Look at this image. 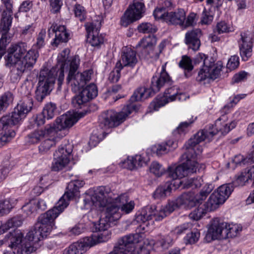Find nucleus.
I'll return each instance as SVG.
<instances>
[{
    "label": "nucleus",
    "mask_w": 254,
    "mask_h": 254,
    "mask_svg": "<svg viewBox=\"0 0 254 254\" xmlns=\"http://www.w3.org/2000/svg\"><path fill=\"white\" fill-rule=\"evenodd\" d=\"M83 181L75 180L72 181L68 183L64 194L59 200H63L64 203H67V206L69 204V201L74 197L79 195V189L82 187L84 185Z\"/></svg>",
    "instance_id": "obj_25"
},
{
    "label": "nucleus",
    "mask_w": 254,
    "mask_h": 254,
    "mask_svg": "<svg viewBox=\"0 0 254 254\" xmlns=\"http://www.w3.org/2000/svg\"><path fill=\"white\" fill-rule=\"evenodd\" d=\"M123 68L121 61H118L116 64L115 68L112 71L109 75L108 79L111 82L118 81L121 77L120 71Z\"/></svg>",
    "instance_id": "obj_41"
},
{
    "label": "nucleus",
    "mask_w": 254,
    "mask_h": 254,
    "mask_svg": "<svg viewBox=\"0 0 254 254\" xmlns=\"http://www.w3.org/2000/svg\"><path fill=\"white\" fill-rule=\"evenodd\" d=\"M85 27L87 33V40L92 46H98L103 43V37L99 35L100 23H87Z\"/></svg>",
    "instance_id": "obj_23"
},
{
    "label": "nucleus",
    "mask_w": 254,
    "mask_h": 254,
    "mask_svg": "<svg viewBox=\"0 0 254 254\" xmlns=\"http://www.w3.org/2000/svg\"><path fill=\"white\" fill-rule=\"evenodd\" d=\"M248 73L244 71H242L235 74L232 80V83H238L244 81L247 78Z\"/></svg>",
    "instance_id": "obj_63"
},
{
    "label": "nucleus",
    "mask_w": 254,
    "mask_h": 254,
    "mask_svg": "<svg viewBox=\"0 0 254 254\" xmlns=\"http://www.w3.org/2000/svg\"><path fill=\"white\" fill-rule=\"evenodd\" d=\"M4 242L12 250V253L11 254H30L35 251L33 245L38 242L29 240L27 238V234L23 238V234L19 230H14L5 236ZM4 254H10L7 252Z\"/></svg>",
    "instance_id": "obj_7"
},
{
    "label": "nucleus",
    "mask_w": 254,
    "mask_h": 254,
    "mask_svg": "<svg viewBox=\"0 0 254 254\" xmlns=\"http://www.w3.org/2000/svg\"><path fill=\"white\" fill-rule=\"evenodd\" d=\"M69 52L68 49H65L58 56V61L62 63V65L60 68H57V69L62 68L64 70V67L66 65L68 71L66 79V83L70 85L74 92H77L90 80L93 70L89 69L83 72H78L77 69L80 63L79 57L75 56L68 60Z\"/></svg>",
    "instance_id": "obj_3"
},
{
    "label": "nucleus",
    "mask_w": 254,
    "mask_h": 254,
    "mask_svg": "<svg viewBox=\"0 0 254 254\" xmlns=\"http://www.w3.org/2000/svg\"><path fill=\"white\" fill-rule=\"evenodd\" d=\"M90 247L84 238L80 241L70 245L65 252V254H82L85 253Z\"/></svg>",
    "instance_id": "obj_32"
},
{
    "label": "nucleus",
    "mask_w": 254,
    "mask_h": 254,
    "mask_svg": "<svg viewBox=\"0 0 254 254\" xmlns=\"http://www.w3.org/2000/svg\"><path fill=\"white\" fill-rule=\"evenodd\" d=\"M197 203L195 194L193 192L184 193L174 201H169L165 206L166 213L169 215L176 209L183 205L185 207L191 208Z\"/></svg>",
    "instance_id": "obj_16"
},
{
    "label": "nucleus",
    "mask_w": 254,
    "mask_h": 254,
    "mask_svg": "<svg viewBox=\"0 0 254 254\" xmlns=\"http://www.w3.org/2000/svg\"><path fill=\"white\" fill-rule=\"evenodd\" d=\"M138 107L136 103H132L125 107L121 112L115 113L108 111L103 113L100 117V123L105 127H113L119 126L125 121L128 116L133 111H136Z\"/></svg>",
    "instance_id": "obj_10"
},
{
    "label": "nucleus",
    "mask_w": 254,
    "mask_h": 254,
    "mask_svg": "<svg viewBox=\"0 0 254 254\" xmlns=\"http://www.w3.org/2000/svg\"><path fill=\"white\" fill-rule=\"evenodd\" d=\"M13 101V95L6 92L0 97V114L4 112Z\"/></svg>",
    "instance_id": "obj_37"
},
{
    "label": "nucleus",
    "mask_w": 254,
    "mask_h": 254,
    "mask_svg": "<svg viewBox=\"0 0 254 254\" xmlns=\"http://www.w3.org/2000/svg\"><path fill=\"white\" fill-rule=\"evenodd\" d=\"M71 152L72 148L70 144L62 145L54 154L52 170L59 171L63 169L69 163L68 156Z\"/></svg>",
    "instance_id": "obj_17"
},
{
    "label": "nucleus",
    "mask_w": 254,
    "mask_h": 254,
    "mask_svg": "<svg viewBox=\"0 0 254 254\" xmlns=\"http://www.w3.org/2000/svg\"><path fill=\"white\" fill-rule=\"evenodd\" d=\"M179 66L188 71H191L193 69L191 60L187 56H184L182 57V60L179 62Z\"/></svg>",
    "instance_id": "obj_54"
},
{
    "label": "nucleus",
    "mask_w": 254,
    "mask_h": 254,
    "mask_svg": "<svg viewBox=\"0 0 254 254\" xmlns=\"http://www.w3.org/2000/svg\"><path fill=\"white\" fill-rule=\"evenodd\" d=\"M8 115L14 125L18 124L26 117L15 108L11 114H9Z\"/></svg>",
    "instance_id": "obj_56"
},
{
    "label": "nucleus",
    "mask_w": 254,
    "mask_h": 254,
    "mask_svg": "<svg viewBox=\"0 0 254 254\" xmlns=\"http://www.w3.org/2000/svg\"><path fill=\"white\" fill-rule=\"evenodd\" d=\"M158 244L163 249H167L171 247L173 244V239L170 235L161 236Z\"/></svg>",
    "instance_id": "obj_51"
},
{
    "label": "nucleus",
    "mask_w": 254,
    "mask_h": 254,
    "mask_svg": "<svg viewBox=\"0 0 254 254\" xmlns=\"http://www.w3.org/2000/svg\"><path fill=\"white\" fill-rule=\"evenodd\" d=\"M66 207L67 203H64L63 200H59L53 208L38 217L34 229L27 233V238L29 240L39 242L42 238L46 237L55 225V219Z\"/></svg>",
    "instance_id": "obj_4"
},
{
    "label": "nucleus",
    "mask_w": 254,
    "mask_h": 254,
    "mask_svg": "<svg viewBox=\"0 0 254 254\" xmlns=\"http://www.w3.org/2000/svg\"><path fill=\"white\" fill-rule=\"evenodd\" d=\"M213 19L212 12L205 9L203 10L201 17V23L203 24H209Z\"/></svg>",
    "instance_id": "obj_58"
},
{
    "label": "nucleus",
    "mask_w": 254,
    "mask_h": 254,
    "mask_svg": "<svg viewBox=\"0 0 254 254\" xmlns=\"http://www.w3.org/2000/svg\"><path fill=\"white\" fill-rule=\"evenodd\" d=\"M193 225L190 223H185L178 227L175 229V232L177 234L180 235L186 233L192 229Z\"/></svg>",
    "instance_id": "obj_60"
},
{
    "label": "nucleus",
    "mask_w": 254,
    "mask_h": 254,
    "mask_svg": "<svg viewBox=\"0 0 254 254\" xmlns=\"http://www.w3.org/2000/svg\"><path fill=\"white\" fill-rule=\"evenodd\" d=\"M205 208L201 207H199L195 209L189 214V218L193 220L197 221L201 219L203 216L206 213V211H209L206 209L205 203L204 204Z\"/></svg>",
    "instance_id": "obj_43"
},
{
    "label": "nucleus",
    "mask_w": 254,
    "mask_h": 254,
    "mask_svg": "<svg viewBox=\"0 0 254 254\" xmlns=\"http://www.w3.org/2000/svg\"><path fill=\"white\" fill-rule=\"evenodd\" d=\"M171 184L166 183L164 185L158 187L153 193V197L155 199L164 198L169 195L171 191Z\"/></svg>",
    "instance_id": "obj_36"
},
{
    "label": "nucleus",
    "mask_w": 254,
    "mask_h": 254,
    "mask_svg": "<svg viewBox=\"0 0 254 254\" xmlns=\"http://www.w3.org/2000/svg\"><path fill=\"white\" fill-rule=\"evenodd\" d=\"M241 38L239 42L240 55L243 61H247L252 55V38L247 33L241 34Z\"/></svg>",
    "instance_id": "obj_26"
},
{
    "label": "nucleus",
    "mask_w": 254,
    "mask_h": 254,
    "mask_svg": "<svg viewBox=\"0 0 254 254\" xmlns=\"http://www.w3.org/2000/svg\"><path fill=\"white\" fill-rule=\"evenodd\" d=\"M168 13L166 11L164 7L156 8L154 12L153 15L156 19H163L166 21V14Z\"/></svg>",
    "instance_id": "obj_61"
},
{
    "label": "nucleus",
    "mask_w": 254,
    "mask_h": 254,
    "mask_svg": "<svg viewBox=\"0 0 254 254\" xmlns=\"http://www.w3.org/2000/svg\"><path fill=\"white\" fill-rule=\"evenodd\" d=\"M33 106V100L32 98L25 97L22 98L19 101L15 108L17 109L24 116L26 115L31 110Z\"/></svg>",
    "instance_id": "obj_35"
},
{
    "label": "nucleus",
    "mask_w": 254,
    "mask_h": 254,
    "mask_svg": "<svg viewBox=\"0 0 254 254\" xmlns=\"http://www.w3.org/2000/svg\"><path fill=\"white\" fill-rule=\"evenodd\" d=\"M36 205H37V203H36L35 200L33 199L24 205L22 209L27 215H30L36 213L38 211Z\"/></svg>",
    "instance_id": "obj_47"
},
{
    "label": "nucleus",
    "mask_w": 254,
    "mask_h": 254,
    "mask_svg": "<svg viewBox=\"0 0 254 254\" xmlns=\"http://www.w3.org/2000/svg\"><path fill=\"white\" fill-rule=\"evenodd\" d=\"M150 171L156 177L162 176L165 172L164 169L162 166L157 162H153L150 165Z\"/></svg>",
    "instance_id": "obj_53"
},
{
    "label": "nucleus",
    "mask_w": 254,
    "mask_h": 254,
    "mask_svg": "<svg viewBox=\"0 0 254 254\" xmlns=\"http://www.w3.org/2000/svg\"><path fill=\"white\" fill-rule=\"evenodd\" d=\"M73 11L75 17L80 21H82L85 19L86 11L83 6L76 3L74 6Z\"/></svg>",
    "instance_id": "obj_52"
},
{
    "label": "nucleus",
    "mask_w": 254,
    "mask_h": 254,
    "mask_svg": "<svg viewBox=\"0 0 254 254\" xmlns=\"http://www.w3.org/2000/svg\"><path fill=\"white\" fill-rule=\"evenodd\" d=\"M15 135L13 130H8V132H5L4 134H0V147L3 146L9 142Z\"/></svg>",
    "instance_id": "obj_48"
},
{
    "label": "nucleus",
    "mask_w": 254,
    "mask_h": 254,
    "mask_svg": "<svg viewBox=\"0 0 254 254\" xmlns=\"http://www.w3.org/2000/svg\"><path fill=\"white\" fill-rule=\"evenodd\" d=\"M191 232L188 233L184 238V241L186 244H193L197 242L200 237V233L196 228L190 230Z\"/></svg>",
    "instance_id": "obj_40"
},
{
    "label": "nucleus",
    "mask_w": 254,
    "mask_h": 254,
    "mask_svg": "<svg viewBox=\"0 0 254 254\" xmlns=\"http://www.w3.org/2000/svg\"><path fill=\"white\" fill-rule=\"evenodd\" d=\"M22 224V219L21 217L17 216L9 219L4 224L0 226V231H6L10 228L19 227Z\"/></svg>",
    "instance_id": "obj_39"
},
{
    "label": "nucleus",
    "mask_w": 254,
    "mask_h": 254,
    "mask_svg": "<svg viewBox=\"0 0 254 254\" xmlns=\"http://www.w3.org/2000/svg\"><path fill=\"white\" fill-rule=\"evenodd\" d=\"M12 9L10 11H4L0 24V33H7L11 25Z\"/></svg>",
    "instance_id": "obj_33"
},
{
    "label": "nucleus",
    "mask_w": 254,
    "mask_h": 254,
    "mask_svg": "<svg viewBox=\"0 0 254 254\" xmlns=\"http://www.w3.org/2000/svg\"><path fill=\"white\" fill-rule=\"evenodd\" d=\"M127 163L131 164L129 166V169L130 170L133 169L134 168L141 167L145 163V160L140 155H136L132 157L131 159L127 160Z\"/></svg>",
    "instance_id": "obj_44"
},
{
    "label": "nucleus",
    "mask_w": 254,
    "mask_h": 254,
    "mask_svg": "<svg viewBox=\"0 0 254 254\" xmlns=\"http://www.w3.org/2000/svg\"><path fill=\"white\" fill-rule=\"evenodd\" d=\"M201 178H188L183 181H179V185L185 189H194L200 187L202 185Z\"/></svg>",
    "instance_id": "obj_34"
},
{
    "label": "nucleus",
    "mask_w": 254,
    "mask_h": 254,
    "mask_svg": "<svg viewBox=\"0 0 254 254\" xmlns=\"http://www.w3.org/2000/svg\"><path fill=\"white\" fill-rule=\"evenodd\" d=\"M145 8L143 2L134 0L126 10L121 20V24L127 27L143 16Z\"/></svg>",
    "instance_id": "obj_13"
},
{
    "label": "nucleus",
    "mask_w": 254,
    "mask_h": 254,
    "mask_svg": "<svg viewBox=\"0 0 254 254\" xmlns=\"http://www.w3.org/2000/svg\"><path fill=\"white\" fill-rule=\"evenodd\" d=\"M27 49V44L24 42L12 44L7 49V55L4 58L5 65L13 67L10 76L13 82L18 81L26 70L32 67L36 62L38 51Z\"/></svg>",
    "instance_id": "obj_2"
},
{
    "label": "nucleus",
    "mask_w": 254,
    "mask_h": 254,
    "mask_svg": "<svg viewBox=\"0 0 254 254\" xmlns=\"http://www.w3.org/2000/svg\"><path fill=\"white\" fill-rule=\"evenodd\" d=\"M234 189L231 184H225L219 187L213 192L205 203L206 209L214 211L220 204L223 203L229 197Z\"/></svg>",
    "instance_id": "obj_12"
},
{
    "label": "nucleus",
    "mask_w": 254,
    "mask_h": 254,
    "mask_svg": "<svg viewBox=\"0 0 254 254\" xmlns=\"http://www.w3.org/2000/svg\"><path fill=\"white\" fill-rule=\"evenodd\" d=\"M31 90L32 86L29 82H25L23 83L20 89V92L22 95V98H31Z\"/></svg>",
    "instance_id": "obj_59"
},
{
    "label": "nucleus",
    "mask_w": 254,
    "mask_h": 254,
    "mask_svg": "<svg viewBox=\"0 0 254 254\" xmlns=\"http://www.w3.org/2000/svg\"><path fill=\"white\" fill-rule=\"evenodd\" d=\"M249 181V177L248 176L245 170L240 173L236 177L234 182L236 186H243Z\"/></svg>",
    "instance_id": "obj_49"
},
{
    "label": "nucleus",
    "mask_w": 254,
    "mask_h": 254,
    "mask_svg": "<svg viewBox=\"0 0 254 254\" xmlns=\"http://www.w3.org/2000/svg\"><path fill=\"white\" fill-rule=\"evenodd\" d=\"M201 31L199 29H195L187 32L185 35V42L189 49L194 51L199 50L201 43L200 37Z\"/></svg>",
    "instance_id": "obj_27"
},
{
    "label": "nucleus",
    "mask_w": 254,
    "mask_h": 254,
    "mask_svg": "<svg viewBox=\"0 0 254 254\" xmlns=\"http://www.w3.org/2000/svg\"><path fill=\"white\" fill-rule=\"evenodd\" d=\"M227 223L218 218H215L210 222L207 232L204 238L205 241L210 242L216 239H226Z\"/></svg>",
    "instance_id": "obj_14"
},
{
    "label": "nucleus",
    "mask_w": 254,
    "mask_h": 254,
    "mask_svg": "<svg viewBox=\"0 0 254 254\" xmlns=\"http://www.w3.org/2000/svg\"><path fill=\"white\" fill-rule=\"evenodd\" d=\"M48 32L49 35H55L54 41L52 43L53 46L57 47L60 43H66L69 40V34L64 25L53 23L48 29Z\"/></svg>",
    "instance_id": "obj_22"
},
{
    "label": "nucleus",
    "mask_w": 254,
    "mask_h": 254,
    "mask_svg": "<svg viewBox=\"0 0 254 254\" xmlns=\"http://www.w3.org/2000/svg\"><path fill=\"white\" fill-rule=\"evenodd\" d=\"M14 125L12 123L8 115L3 116L0 119V131L4 130L5 132H8Z\"/></svg>",
    "instance_id": "obj_42"
},
{
    "label": "nucleus",
    "mask_w": 254,
    "mask_h": 254,
    "mask_svg": "<svg viewBox=\"0 0 254 254\" xmlns=\"http://www.w3.org/2000/svg\"><path fill=\"white\" fill-rule=\"evenodd\" d=\"M209 132V130L206 129L198 131L194 135L193 137L190 138L185 144L184 146L186 148L185 152L192 155H195L196 157V155L201 153L202 151L201 148H198L199 146H197V144L205 139H208L209 141L212 138V137H211Z\"/></svg>",
    "instance_id": "obj_19"
},
{
    "label": "nucleus",
    "mask_w": 254,
    "mask_h": 254,
    "mask_svg": "<svg viewBox=\"0 0 254 254\" xmlns=\"http://www.w3.org/2000/svg\"><path fill=\"white\" fill-rule=\"evenodd\" d=\"M139 32L143 33H155L157 31L156 27L150 23H142L137 27Z\"/></svg>",
    "instance_id": "obj_46"
},
{
    "label": "nucleus",
    "mask_w": 254,
    "mask_h": 254,
    "mask_svg": "<svg viewBox=\"0 0 254 254\" xmlns=\"http://www.w3.org/2000/svg\"><path fill=\"white\" fill-rule=\"evenodd\" d=\"M195 155L185 152L181 156V160L184 161L177 167H169L167 174L173 180L181 179L189 174L196 172L198 170V163L196 162Z\"/></svg>",
    "instance_id": "obj_8"
},
{
    "label": "nucleus",
    "mask_w": 254,
    "mask_h": 254,
    "mask_svg": "<svg viewBox=\"0 0 254 254\" xmlns=\"http://www.w3.org/2000/svg\"><path fill=\"white\" fill-rule=\"evenodd\" d=\"M177 94L178 92L176 87H172L168 88L164 92L165 98L163 100L158 101L156 103H151L150 106L153 107L154 110H157L160 107L164 106L168 102L175 100Z\"/></svg>",
    "instance_id": "obj_31"
},
{
    "label": "nucleus",
    "mask_w": 254,
    "mask_h": 254,
    "mask_svg": "<svg viewBox=\"0 0 254 254\" xmlns=\"http://www.w3.org/2000/svg\"><path fill=\"white\" fill-rule=\"evenodd\" d=\"M186 19V13L184 9H178L177 11L166 14V22L173 25H179L182 27Z\"/></svg>",
    "instance_id": "obj_30"
},
{
    "label": "nucleus",
    "mask_w": 254,
    "mask_h": 254,
    "mask_svg": "<svg viewBox=\"0 0 254 254\" xmlns=\"http://www.w3.org/2000/svg\"><path fill=\"white\" fill-rule=\"evenodd\" d=\"M127 195L123 194L112 198L105 191L104 187H100L92 194H86L84 202L89 207L105 208V216L99 221V229H108L112 224L118 220L122 216L119 203L126 202Z\"/></svg>",
    "instance_id": "obj_1"
},
{
    "label": "nucleus",
    "mask_w": 254,
    "mask_h": 254,
    "mask_svg": "<svg viewBox=\"0 0 254 254\" xmlns=\"http://www.w3.org/2000/svg\"><path fill=\"white\" fill-rule=\"evenodd\" d=\"M202 62L203 67L199 71L197 80L202 81L207 80V81L214 80L218 77L222 67L221 62L214 64L213 59H208L204 54L199 53L195 59V63Z\"/></svg>",
    "instance_id": "obj_9"
},
{
    "label": "nucleus",
    "mask_w": 254,
    "mask_h": 254,
    "mask_svg": "<svg viewBox=\"0 0 254 254\" xmlns=\"http://www.w3.org/2000/svg\"><path fill=\"white\" fill-rule=\"evenodd\" d=\"M55 129L52 124L46 125L44 128L35 129L29 133L25 137L26 141L29 144H37L48 136L55 135Z\"/></svg>",
    "instance_id": "obj_21"
},
{
    "label": "nucleus",
    "mask_w": 254,
    "mask_h": 254,
    "mask_svg": "<svg viewBox=\"0 0 254 254\" xmlns=\"http://www.w3.org/2000/svg\"><path fill=\"white\" fill-rule=\"evenodd\" d=\"M227 236L226 238L236 237L238 233L242 230V228L237 224H230L227 223V226L226 227Z\"/></svg>",
    "instance_id": "obj_45"
},
{
    "label": "nucleus",
    "mask_w": 254,
    "mask_h": 254,
    "mask_svg": "<svg viewBox=\"0 0 254 254\" xmlns=\"http://www.w3.org/2000/svg\"><path fill=\"white\" fill-rule=\"evenodd\" d=\"M56 76H58V84H62L64 79L63 69L58 70L57 67H53L50 70L44 69L40 71L35 91L36 99L38 102H42L46 96L50 94L55 84Z\"/></svg>",
    "instance_id": "obj_5"
},
{
    "label": "nucleus",
    "mask_w": 254,
    "mask_h": 254,
    "mask_svg": "<svg viewBox=\"0 0 254 254\" xmlns=\"http://www.w3.org/2000/svg\"><path fill=\"white\" fill-rule=\"evenodd\" d=\"M121 64L124 66L133 67L137 63L136 52L130 47H125L122 49Z\"/></svg>",
    "instance_id": "obj_29"
},
{
    "label": "nucleus",
    "mask_w": 254,
    "mask_h": 254,
    "mask_svg": "<svg viewBox=\"0 0 254 254\" xmlns=\"http://www.w3.org/2000/svg\"><path fill=\"white\" fill-rule=\"evenodd\" d=\"M167 63L162 66L160 73L158 75L153 76L151 79L150 89L144 87L138 88L130 98L132 102L138 101L146 99L154 94L160 91L163 86L172 83V80L166 71Z\"/></svg>",
    "instance_id": "obj_6"
},
{
    "label": "nucleus",
    "mask_w": 254,
    "mask_h": 254,
    "mask_svg": "<svg viewBox=\"0 0 254 254\" xmlns=\"http://www.w3.org/2000/svg\"><path fill=\"white\" fill-rule=\"evenodd\" d=\"M87 113V111L72 114L68 113L57 118L55 123L52 124V127L55 129V135L59 131L71 127L79 119L84 117Z\"/></svg>",
    "instance_id": "obj_15"
},
{
    "label": "nucleus",
    "mask_w": 254,
    "mask_h": 254,
    "mask_svg": "<svg viewBox=\"0 0 254 254\" xmlns=\"http://www.w3.org/2000/svg\"><path fill=\"white\" fill-rule=\"evenodd\" d=\"M99 223L96 225L95 229L99 233H94L90 237H85L90 248L94 245L103 242H107L111 238V233L107 229L100 230L98 228Z\"/></svg>",
    "instance_id": "obj_28"
},
{
    "label": "nucleus",
    "mask_w": 254,
    "mask_h": 254,
    "mask_svg": "<svg viewBox=\"0 0 254 254\" xmlns=\"http://www.w3.org/2000/svg\"><path fill=\"white\" fill-rule=\"evenodd\" d=\"M46 30L42 29L39 32L37 36V41L35 44V46L38 49H40L45 45V38L46 37Z\"/></svg>",
    "instance_id": "obj_64"
},
{
    "label": "nucleus",
    "mask_w": 254,
    "mask_h": 254,
    "mask_svg": "<svg viewBox=\"0 0 254 254\" xmlns=\"http://www.w3.org/2000/svg\"><path fill=\"white\" fill-rule=\"evenodd\" d=\"M142 240V234L139 233L126 235L119 239L113 250L108 254H131L135 244L140 243Z\"/></svg>",
    "instance_id": "obj_11"
},
{
    "label": "nucleus",
    "mask_w": 254,
    "mask_h": 254,
    "mask_svg": "<svg viewBox=\"0 0 254 254\" xmlns=\"http://www.w3.org/2000/svg\"><path fill=\"white\" fill-rule=\"evenodd\" d=\"M230 31V27L228 26L225 21H220L217 24L214 30V32L220 34L229 32Z\"/></svg>",
    "instance_id": "obj_57"
},
{
    "label": "nucleus",
    "mask_w": 254,
    "mask_h": 254,
    "mask_svg": "<svg viewBox=\"0 0 254 254\" xmlns=\"http://www.w3.org/2000/svg\"><path fill=\"white\" fill-rule=\"evenodd\" d=\"M12 206L9 199L0 200V216L9 212Z\"/></svg>",
    "instance_id": "obj_55"
},
{
    "label": "nucleus",
    "mask_w": 254,
    "mask_h": 254,
    "mask_svg": "<svg viewBox=\"0 0 254 254\" xmlns=\"http://www.w3.org/2000/svg\"><path fill=\"white\" fill-rule=\"evenodd\" d=\"M225 118L226 117L224 115L222 116L216 121L214 127L212 126V128H209V133L211 137H213L219 132L225 135L236 127V123L235 122L228 123L224 121L222 122L221 121L224 120Z\"/></svg>",
    "instance_id": "obj_24"
},
{
    "label": "nucleus",
    "mask_w": 254,
    "mask_h": 254,
    "mask_svg": "<svg viewBox=\"0 0 254 254\" xmlns=\"http://www.w3.org/2000/svg\"><path fill=\"white\" fill-rule=\"evenodd\" d=\"M97 94L98 90L96 85L90 84L72 99V104L74 107L81 108L84 104L96 97Z\"/></svg>",
    "instance_id": "obj_20"
},
{
    "label": "nucleus",
    "mask_w": 254,
    "mask_h": 254,
    "mask_svg": "<svg viewBox=\"0 0 254 254\" xmlns=\"http://www.w3.org/2000/svg\"><path fill=\"white\" fill-rule=\"evenodd\" d=\"M239 65V59L238 56H232L228 60L227 64V68L230 70H233L238 67Z\"/></svg>",
    "instance_id": "obj_62"
},
{
    "label": "nucleus",
    "mask_w": 254,
    "mask_h": 254,
    "mask_svg": "<svg viewBox=\"0 0 254 254\" xmlns=\"http://www.w3.org/2000/svg\"><path fill=\"white\" fill-rule=\"evenodd\" d=\"M56 108L55 104L50 103L45 106L42 112L47 117V119H51L54 116Z\"/></svg>",
    "instance_id": "obj_50"
},
{
    "label": "nucleus",
    "mask_w": 254,
    "mask_h": 254,
    "mask_svg": "<svg viewBox=\"0 0 254 254\" xmlns=\"http://www.w3.org/2000/svg\"><path fill=\"white\" fill-rule=\"evenodd\" d=\"M56 135L54 136H48V138L44 139V140L39 146V150L40 153L44 154L48 151L50 148L56 145Z\"/></svg>",
    "instance_id": "obj_38"
},
{
    "label": "nucleus",
    "mask_w": 254,
    "mask_h": 254,
    "mask_svg": "<svg viewBox=\"0 0 254 254\" xmlns=\"http://www.w3.org/2000/svg\"><path fill=\"white\" fill-rule=\"evenodd\" d=\"M166 209L165 206H162L157 210L155 206L145 207L138 214L136 220L138 222L145 223L146 221L154 219L155 221H161L168 215L166 213Z\"/></svg>",
    "instance_id": "obj_18"
}]
</instances>
